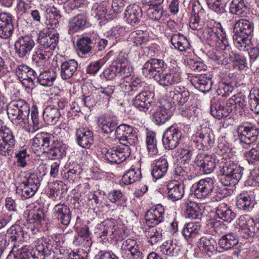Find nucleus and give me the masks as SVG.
<instances>
[{"mask_svg": "<svg viewBox=\"0 0 259 259\" xmlns=\"http://www.w3.org/2000/svg\"><path fill=\"white\" fill-rule=\"evenodd\" d=\"M94 43L91 37L83 36L77 41L78 54L79 56L89 54L92 50Z\"/></svg>", "mask_w": 259, "mask_h": 259, "instance_id": "a18cd8bd", "label": "nucleus"}, {"mask_svg": "<svg viewBox=\"0 0 259 259\" xmlns=\"http://www.w3.org/2000/svg\"><path fill=\"white\" fill-rule=\"evenodd\" d=\"M201 225L200 222H192L185 224L182 234L185 239L189 243H192L200 236Z\"/></svg>", "mask_w": 259, "mask_h": 259, "instance_id": "4be33fe9", "label": "nucleus"}, {"mask_svg": "<svg viewBox=\"0 0 259 259\" xmlns=\"http://www.w3.org/2000/svg\"><path fill=\"white\" fill-rule=\"evenodd\" d=\"M98 125L103 133L109 134L115 131L117 122L109 117L101 116L98 119Z\"/></svg>", "mask_w": 259, "mask_h": 259, "instance_id": "79ce46f5", "label": "nucleus"}, {"mask_svg": "<svg viewBox=\"0 0 259 259\" xmlns=\"http://www.w3.org/2000/svg\"><path fill=\"white\" fill-rule=\"evenodd\" d=\"M165 68V63L162 60L152 58L144 64L142 71L144 76L153 78L163 87H168L181 81L182 72L177 64H174L169 67L167 72L162 73Z\"/></svg>", "mask_w": 259, "mask_h": 259, "instance_id": "f257e3e1", "label": "nucleus"}, {"mask_svg": "<svg viewBox=\"0 0 259 259\" xmlns=\"http://www.w3.org/2000/svg\"><path fill=\"white\" fill-rule=\"evenodd\" d=\"M15 49L19 57H23L30 52L32 49L31 34L25 35L19 38L15 44Z\"/></svg>", "mask_w": 259, "mask_h": 259, "instance_id": "cd10ccee", "label": "nucleus"}, {"mask_svg": "<svg viewBox=\"0 0 259 259\" xmlns=\"http://www.w3.org/2000/svg\"><path fill=\"white\" fill-rule=\"evenodd\" d=\"M141 178L140 169L132 167L123 175L122 182L125 185H129L138 181Z\"/></svg>", "mask_w": 259, "mask_h": 259, "instance_id": "603ef678", "label": "nucleus"}, {"mask_svg": "<svg viewBox=\"0 0 259 259\" xmlns=\"http://www.w3.org/2000/svg\"><path fill=\"white\" fill-rule=\"evenodd\" d=\"M231 112L232 108L227 105V102L225 106L224 103L218 98H213L211 101L210 113L215 118L221 119L227 117Z\"/></svg>", "mask_w": 259, "mask_h": 259, "instance_id": "5701e85b", "label": "nucleus"}, {"mask_svg": "<svg viewBox=\"0 0 259 259\" xmlns=\"http://www.w3.org/2000/svg\"><path fill=\"white\" fill-rule=\"evenodd\" d=\"M14 29L12 15L8 13L0 14V37L8 38L11 36Z\"/></svg>", "mask_w": 259, "mask_h": 259, "instance_id": "bb28decb", "label": "nucleus"}, {"mask_svg": "<svg viewBox=\"0 0 259 259\" xmlns=\"http://www.w3.org/2000/svg\"><path fill=\"white\" fill-rule=\"evenodd\" d=\"M50 136L46 133L37 134L33 138V153L40 157L45 152L52 159H59L65 155L64 148L59 143H54L49 148Z\"/></svg>", "mask_w": 259, "mask_h": 259, "instance_id": "7ed1b4c3", "label": "nucleus"}, {"mask_svg": "<svg viewBox=\"0 0 259 259\" xmlns=\"http://www.w3.org/2000/svg\"><path fill=\"white\" fill-rule=\"evenodd\" d=\"M32 0H21L17 5L18 9L23 12V16L31 21L32 17Z\"/></svg>", "mask_w": 259, "mask_h": 259, "instance_id": "6e6d98bb", "label": "nucleus"}, {"mask_svg": "<svg viewBox=\"0 0 259 259\" xmlns=\"http://www.w3.org/2000/svg\"><path fill=\"white\" fill-rule=\"evenodd\" d=\"M215 212L219 219L229 223L236 217V214L225 203H221L219 204L216 207Z\"/></svg>", "mask_w": 259, "mask_h": 259, "instance_id": "e433bc0d", "label": "nucleus"}, {"mask_svg": "<svg viewBox=\"0 0 259 259\" xmlns=\"http://www.w3.org/2000/svg\"><path fill=\"white\" fill-rule=\"evenodd\" d=\"M170 41L175 49L180 52L186 51L190 47V43L188 38L180 33L172 34Z\"/></svg>", "mask_w": 259, "mask_h": 259, "instance_id": "4c0bfd02", "label": "nucleus"}, {"mask_svg": "<svg viewBox=\"0 0 259 259\" xmlns=\"http://www.w3.org/2000/svg\"><path fill=\"white\" fill-rule=\"evenodd\" d=\"M209 130L204 128L197 132L191 137V142L198 150H205L213 146L214 136L208 132Z\"/></svg>", "mask_w": 259, "mask_h": 259, "instance_id": "9d476101", "label": "nucleus"}, {"mask_svg": "<svg viewBox=\"0 0 259 259\" xmlns=\"http://www.w3.org/2000/svg\"><path fill=\"white\" fill-rule=\"evenodd\" d=\"M161 252L169 256H176L179 254L180 247L172 241L164 242L160 247Z\"/></svg>", "mask_w": 259, "mask_h": 259, "instance_id": "864d4df0", "label": "nucleus"}, {"mask_svg": "<svg viewBox=\"0 0 259 259\" xmlns=\"http://www.w3.org/2000/svg\"><path fill=\"white\" fill-rule=\"evenodd\" d=\"M54 216L64 226H68L70 223L71 212L66 205L62 204L56 205L54 208Z\"/></svg>", "mask_w": 259, "mask_h": 259, "instance_id": "2f4dec72", "label": "nucleus"}, {"mask_svg": "<svg viewBox=\"0 0 259 259\" xmlns=\"http://www.w3.org/2000/svg\"><path fill=\"white\" fill-rule=\"evenodd\" d=\"M148 242L151 245H155L162 240V230L155 226H145L143 229Z\"/></svg>", "mask_w": 259, "mask_h": 259, "instance_id": "72a5a7b5", "label": "nucleus"}, {"mask_svg": "<svg viewBox=\"0 0 259 259\" xmlns=\"http://www.w3.org/2000/svg\"><path fill=\"white\" fill-rule=\"evenodd\" d=\"M37 81L39 84L44 87L53 85L56 79V75L53 70H44L38 73Z\"/></svg>", "mask_w": 259, "mask_h": 259, "instance_id": "c03bdc74", "label": "nucleus"}, {"mask_svg": "<svg viewBox=\"0 0 259 259\" xmlns=\"http://www.w3.org/2000/svg\"><path fill=\"white\" fill-rule=\"evenodd\" d=\"M203 34L204 38L210 46H215L221 50H226L229 46L226 32L220 24L205 28Z\"/></svg>", "mask_w": 259, "mask_h": 259, "instance_id": "0eeeda50", "label": "nucleus"}, {"mask_svg": "<svg viewBox=\"0 0 259 259\" xmlns=\"http://www.w3.org/2000/svg\"><path fill=\"white\" fill-rule=\"evenodd\" d=\"M148 38V33L146 31L138 30L131 32L127 40L133 46L141 47L147 42Z\"/></svg>", "mask_w": 259, "mask_h": 259, "instance_id": "c9c22d12", "label": "nucleus"}, {"mask_svg": "<svg viewBox=\"0 0 259 259\" xmlns=\"http://www.w3.org/2000/svg\"><path fill=\"white\" fill-rule=\"evenodd\" d=\"M45 245L42 240H38L35 242V247L33 248V259H45Z\"/></svg>", "mask_w": 259, "mask_h": 259, "instance_id": "338daca9", "label": "nucleus"}, {"mask_svg": "<svg viewBox=\"0 0 259 259\" xmlns=\"http://www.w3.org/2000/svg\"><path fill=\"white\" fill-rule=\"evenodd\" d=\"M168 167L167 160L164 158L161 157L156 161L151 172L155 181L162 178L165 175Z\"/></svg>", "mask_w": 259, "mask_h": 259, "instance_id": "a19ab883", "label": "nucleus"}, {"mask_svg": "<svg viewBox=\"0 0 259 259\" xmlns=\"http://www.w3.org/2000/svg\"><path fill=\"white\" fill-rule=\"evenodd\" d=\"M189 27L193 30H200L203 26V23L200 21L199 13L197 15H191L189 18Z\"/></svg>", "mask_w": 259, "mask_h": 259, "instance_id": "774afa93", "label": "nucleus"}, {"mask_svg": "<svg viewBox=\"0 0 259 259\" xmlns=\"http://www.w3.org/2000/svg\"><path fill=\"white\" fill-rule=\"evenodd\" d=\"M244 156L249 164H254L259 161V143L249 151L244 153Z\"/></svg>", "mask_w": 259, "mask_h": 259, "instance_id": "e2e57ef3", "label": "nucleus"}, {"mask_svg": "<svg viewBox=\"0 0 259 259\" xmlns=\"http://www.w3.org/2000/svg\"><path fill=\"white\" fill-rule=\"evenodd\" d=\"M225 51V50H224L222 51L210 53L209 56L211 59L214 60L219 64L227 65L231 63V51L227 52Z\"/></svg>", "mask_w": 259, "mask_h": 259, "instance_id": "09e8293b", "label": "nucleus"}, {"mask_svg": "<svg viewBox=\"0 0 259 259\" xmlns=\"http://www.w3.org/2000/svg\"><path fill=\"white\" fill-rule=\"evenodd\" d=\"M236 206L240 210L249 211L253 206V197L250 192L243 191L236 198Z\"/></svg>", "mask_w": 259, "mask_h": 259, "instance_id": "7c9ffc66", "label": "nucleus"}, {"mask_svg": "<svg viewBox=\"0 0 259 259\" xmlns=\"http://www.w3.org/2000/svg\"><path fill=\"white\" fill-rule=\"evenodd\" d=\"M78 63L74 59L65 61L60 66V76L64 80L70 78L74 74L78 68Z\"/></svg>", "mask_w": 259, "mask_h": 259, "instance_id": "473e14b6", "label": "nucleus"}, {"mask_svg": "<svg viewBox=\"0 0 259 259\" xmlns=\"http://www.w3.org/2000/svg\"><path fill=\"white\" fill-rule=\"evenodd\" d=\"M231 62L235 63L236 66H238L239 69H243L247 66V61L245 57L235 52L231 51Z\"/></svg>", "mask_w": 259, "mask_h": 259, "instance_id": "0e129e2a", "label": "nucleus"}, {"mask_svg": "<svg viewBox=\"0 0 259 259\" xmlns=\"http://www.w3.org/2000/svg\"><path fill=\"white\" fill-rule=\"evenodd\" d=\"M119 87L125 95H136L133 104L139 110L145 112L150 109L152 103V94L146 91L147 84L145 81L136 77L131 82L123 81Z\"/></svg>", "mask_w": 259, "mask_h": 259, "instance_id": "f03ea898", "label": "nucleus"}, {"mask_svg": "<svg viewBox=\"0 0 259 259\" xmlns=\"http://www.w3.org/2000/svg\"><path fill=\"white\" fill-rule=\"evenodd\" d=\"M170 117L167 110L163 107H159L152 114V120L157 125L165 123Z\"/></svg>", "mask_w": 259, "mask_h": 259, "instance_id": "8fccbe9b", "label": "nucleus"}, {"mask_svg": "<svg viewBox=\"0 0 259 259\" xmlns=\"http://www.w3.org/2000/svg\"><path fill=\"white\" fill-rule=\"evenodd\" d=\"M114 91V87L112 85H108L105 88L101 87L97 90L95 93L97 97V103L99 104L108 103Z\"/></svg>", "mask_w": 259, "mask_h": 259, "instance_id": "37998d69", "label": "nucleus"}, {"mask_svg": "<svg viewBox=\"0 0 259 259\" xmlns=\"http://www.w3.org/2000/svg\"><path fill=\"white\" fill-rule=\"evenodd\" d=\"M199 249L209 256L213 254L217 250V242L212 237H202L197 241Z\"/></svg>", "mask_w": 259, "mask_h": 259, "instance_id": "f704fd0d", "label": "nucleus"}, {"mask_svg": "<svg viewBox=\"0 0 259 259\" xmlns=\"http://www.w3.org/2000/svg\"><path fill=\"white\" fill-rule=\"evenodd\" d=\"M237 132L240 142L249 145L256 141L258 130L250 123H243L238 126Z\"/></svg>", "mask_w": 259, "mask_h": 259, "instance_id": "f8f14e48", "label": "nucleus"}, {"mask_svg": "<svg viewBox=\"0 0 259 259\" xmlns=\"http://www.w3.org/2000/svg\"><path fill=\"white\" fill-rule=\"evenodd\" d=\"M77 144L83 148H89L94 143L93 133L88 128L80 127L75 133Z\"/></svg>", "mask_w": 259, "mask_h": 259, "instance_id": "a878e982", "label": "nucleus"}, {"mask_svg": "<svg viewBox=\"0 0 259 259\" xmlns=\"http://www.w3.org/2000/svg\"><path fill=\"white\" fill-rule=\"evenodd\" d=\"M191 81L196 89L203 93L209 91L213 83L212 75L210 73L196 74Z\"/></svg>", "mask_w": 259, "mask_h": 259, "instance_id": "412c9836", "label": "nucleus"}, {"mask_svg": "<svg viewBox=\"0 0 259 259\" xmlns=\"http://www.w3.org/2000/svg\"><path fill=\"white\" fill-rule=\"evenodd\" d=\"M167 97L169 101L176 107H181L187 106V103L190 97L188 90L184 87L176 86L174 91L169 92Z\"/></svg>", "mask_w": 259, "mask_h": 259, "instance_id": "a211bd4d", "label": "nucleus"}, {"mask_svg": "<svg viewBox=\"0 0 259 259\" xmlns=\"http://www.w3.org/2000/svg\"><path fill=\"white\" fill-rule=\"evenodd\" d=\"M250 109L255 113L259 114V90L252 89L249 96Z\"/></svg>", "mask_w": 259, "mask_h": 259, "instance_id": "680f3d73", "label": "nucleus"}, {"mask_svg": "<svg viewBox=\"0 0 259 259\" xmlns=\"http://www.w3.org/2000/svg\"><path fill=\"white\" fill-rule=\"evenodd\" d=\"M184 185L177 180H172L167 184V195L168 198L172 201L182 199L185 193Z\"/></svg>", "mask_w": 259, "mask_h": 259, "instance_id": "b1692460", "label": "nucleus"}, {"mask_svg": "<svg viewBox=\"0 0 259 259\" xmlns=\"http://www.w3.org/2000/svg\"><path fill=\"white\" fill-rule=\"evenodd\" d=\"M253 29V23L248 20L241 19L237 21L234 25L233 31L235 47L241 51L248 50Z\"/></svg>", "mask_w": 259, "mask_h": 259, "instance_id": "39448f33", "label": "nucleus"}, {"mask_svg": "<svg viewBox=\"0 0 259 259\" xmlns=\"http://www.w3.org/2000/svg\"><path fill=\"white\" fill-rule=\"evenodd\" d=\"M15 144V139L11 130L1 124L0 126V154L11 155Z\"/></svg>", "mask_w": 259, "mask_h": 259, "instance_id": "1a4fd4ad", "label": "nucleus"}, {"mask_svg": "<svg viewBox=\"0 0 259 259\" xmlns=\"http://www.w3.org/2000/svg\"><path fill=\"white\" fill-rule=\"evenodd\" d=\"M164 207L160 204L151 208L145 215V226H155L162 223L164 220Z\"/></svg>", "mask_w": 259, "mask_h": 259, "instance_id": "aec40b11", "label": "nucleus"}, {"mask_svg": "<svg viewBox=\"0 0 259 259\" xmlns=\"http://www.w3.org/2000/svg\"><path fill=\"white\" fill-rule=\"evenodd\" d=\"M206 225L211 231L219 235L225 233L227 229V226L223 222L214 219L207 220Z\"/></svg>", "mask_w": 259, "mask_h": 259, "instance_id": "bf43d9fd", "label": "nucleus"}, {"mask_svg": "<svg viewBox=\"0 0 259 259\" xmlns=\"http://www.w3.org/2000/svg\"><path fill=\"white\" fill-rule=\"evenodd\" d=\"M116 71L117 72L118 78L123 79L128 77L131 75L133 72V67L126 58H121L120 57H119L117 59Z\"/></svg>", "mask_w": 259, "mask_h": 259, "instance_id": "58836bf2", "label": "nucleus"}, {"mask_svg": "<svg viewBox=\"0 0 259 259\" xmlns=\"http://www.w3.org/2000/svg\"><path fill=\"white\" fill-rule=\"evenodd\" d=\"M214 188V182L210 178L201 179L193 185L191 191L195 196L200 199H205L211 195Z\"/></svg>", "mask_w": 259, "mask_h": 259, "instance_id": "4468645a", "label": "nucleus"}, {"mask_svg": "<svg viewBox=\"0 0 259 259\" xmlns=\"http://www.w3.org/2000/svg\"><path fill=\"white\" fill-rule=\"evenodd\" d=\"M89 26L90 23L88 21L86 16L78 14L69 20L68 32L70 35H72Z\"/></svg>", "mask_w": 259, "mask_h": 259, "instance_id": "393cba45", "label": "nucleus"}, {"mask_svg": "<svg viewBox=\"0 0 259 259\" xmlns=\"http://www.w3.org/2000/svg\"><path fill=\"white\" fill-rule=\"evenodd\" d=\"M114 135L119 139L121 144L126 143V145L133 146L138 141L136 129L128 124H121L117 126Z\"/></svg>", "mask_w": 259, "mask_h": 259, "instance_id": "9b49d317", "label": "nucleus"}, {"mask_svg": "<svg viewBox=\"0 0 259 259\" xmlns=\"http://www.w3.org/2000/svg\"><path fill=\"white\" fill-rule=\"evenodd\" d=\"M146 145L148 155L153 157L158 154V149L157 147V140L155 134L152 132H149L146 135Z\"/></svg>", "mask_w": 259, "mask_h": 259, "instance_id": "3c124183", "label": "nucleus"}, {"mask_svg": "<svg viewBox=\"0 0 259 259\" xmlns=\"http://www.w3.org/2000/svg\"><path fill=\"white\" fill-rule=\"evenodd\" d=\"M100 237H105L104 239L108 240H118L121 237L122 231L111 220L104 221L99 227Z\"/></svg>", "mask_w": 259, "mask_h": 259, "instance_id": "dca6fc26", "label": "nucleus"}, {"mask_svg": "<svg viewBox=\"0 0 259 259\" xmlns=\"http://www.w3.org/2000/svg\"><path fill=\"white\" fill-rule=\"evenodd\" d=\"M142 16L141 8L137 5H129L124 13V19L131 25L138 24Z\"/></svg>", "mask_w": 259, "mask_h": 259, "instance_id": "c85d7f7f", "label": "nucleus"}, {"mask_svg": "<svg viewBox=\"0 0 259 259\" xmlns=\"http://www.w3.org/2000/svg\"><path fill=\"white\" fill-rule=\"evenodd\" d=\"M92 15L98 19L105 18L110 19V15L108 13V10L103 4L95 3L92 9Z\"/></svg>", "mask_w": 259, "mask_h": 259, "instance_id": "052dcab7", "label": "nucleus"}, {"mask_svg": "<svg viewBox=\"0 0 259 259\" xmlns=\"http://www.w3.org/2000/svg\"><path fill=\"white\" fill-rule=\"evenodd\" d=\"M246 10L244 0H232L230 4L229 12L232 14L244 17L247 14Z\"/></svg>", "mask_w": 259, "mask_h": 259, "instance_id": "de8ad7c7", "label": "nucleus"}, {"mask_svg": "<svg viewBox=\"0 0 259 259\" xmlns=\"http://www.w3.org/2000/svg\"><path fill=\"white\" fill-rule=\"evenodd\" d=\"M236 223L239 226L238 228V235L245 239L250 237H253L256 235V231L253 230L250 227L259 223V218L255 219L247 215H242L237 220Z\"/></svg>", "mask_w": 259, "mask_h": 259, "instance_id": "ddd939ff", "label": "nucleus"}, {"mask_svg": "<svg viewBox=\"0 0 259 259\" xmlns=\"http://www.w3.org/2000/svg\"><path fill=\"white\" fill-rule=\"evenodd\" d=\"M102 153L104 154V158L110 163H120L125 161L131 154V149L126 143H122L115 147L102 149Z\"/></svg>", "mask_w": 259, "mask_h": 259, "instance_id": "6e6552de", "label": "nucleus"}, {"mask_svg": "<svg viewBox=\"0 0 259 259\" xmlns=\"http://www.w3.org/2000/svg\"><path fill=\"white\" fill-rule=\"evenodd\" d=\"M192 149V146L189 144H184L178 149L177 156L185 163H189L191 159Z\"/></svg>", "mask_w": 259, "mask_h": 259, "instance_id": "5fc2aeb1", "label": "nucleus"}, {"mask_svg": "<svg viewBox=\"0 0 259 259\" xmlns=\"http://www.w3.org/2000/svg\"><path fill=\"white\" fill-rule=\"evenodd\" d=\"M61 111L54 105L47 106L43 111L44 120L49 124H55L61 116Z\"/></svg>", "mask_w": 259, "mask_h": 259, "instance_id": "ea45409f", "label": "nucleus"}, {"mask_svg": "<svg viewBox=\"0 0 259 259\" xmlns=\"http://www.w3.org/2000/svg\"><path fill=\"white\" fill-rule=\"evenodd\" d=\"M182 137L181 130L172 125L164 132L162 143L164 147L167 150L174 149L179 144Z\"/></svg>", "mask_w": 259, "mask_h": 259, "instance_id": "2eb2a0df", "label": "nucleus"}, {"mask_svg": "<svg viewBox=\"0 0 259 259\" xmlns=\"http://www.w3.org/2000/svg\"><path fill=\"white\" fill-rule=\"evenodd\" d=\"M233 90L234 87L231 83L226 82H221L219 84L217 93L222 97H226L229 96Z\"/></svg>", "mask_w": 259, "mask_h": 259, "instance_id": "69168bd1", "label": "nucleus"}, {"mask_svg": "<svg viewBox=\"0 0 259 259\" xmlns=\"http://www.w3.org/2000/svg\"><path fill=\"white\" fill-rule=\"evenodd\" d=\"M186 215L187 218L192 219L199 218L201 215L200 210L198 204L193 201H189L185 203Z\"/></svg>", "mask_w": 259, "mask_h": 259, "instance_id": "13d9d810", "label": "nucleus"}, {"mask_svg": "<svg viewBox=\"0 0 259 259\" xmlns=\"http://www.w3.org/2000/svg\"><path fill=\"white\" fill-rule=\"evenodd\" d=\"M220 182L224 186H235L241 179L244 168L227 157L218 160Z\"/></svg>", "mask_w": 259, "mask_h": 259, "instance_id": "20e7f679", "label": "nucleus"}, {"mask_svg": "<svg viewBox=\"0 0 259 259\" xmlns=\"http://www.w3.org/2000/svg\"><path fill=\"white\" fill-rule=\"evenodd\" d=\"M121 254L124 259H142L143 257L137 241L131 238L123 241Z\"/></svg>", "mask_w": 259, "mask_h": 259, "instance_id": "f3484780", "label": "nucleus"}, {"mask_svg": "<svg viewBox=\"0 0 259 259\" xmlns=\"http://www.w3.org/2000/svg\"><path fill=\"white\" fill-rule=\"evenodd\" d=\"M46 61V55L41 51L35 52L33 54V61H35V70H33V76H37L38 73L42 72L45 66Z\"/></svg>", "mask_w": 259, "mask_h": 259, "instance_id": "4d7b16f0", "label": "nucleus"}, {"mask_svg": "<svg viewBox=\"0 0 259 259\" xmlns=\"http://www.w3.org/2000/svg\"><path fill=\"white\" fill-rule=\"evenodd\" d=\"M246 105V97L242 93H239L232 96L227 101V105L232 108V111H238L240 115H242L243 109Z\"/></svg>", "mask_w": 259, "mask_h": 259, "instance_id": "c756f323", "label": "nucleus"}, {"mask_svg": "<svg viewBox=\"0 0 259 259\" xmlns=\"http://www.w3.org/2000/svg\"><path fill=\"white\" fill-rule=\"evenodd\" d=\"M237 236L234 233H231L223 235L219 240V244L222 248L229 250L238 243Z\"/></svg>", "mask_w": 259, "mask_h": 259, "instance_id": "49530a36", "label": "nucleus"}, {"mask_svg": "<svg viewBox=\"0 0 259 259\" xmlns=\"http://www.w3.org/2000/svg\"><path fill=\"white\" fill-rule=\"evenodd\" d=\"M7 114L9 118L14 123L17 120L22 119L25 124H27L26 130L30 132L31 127L27 117L29 115L30 108L28 104L22 100H15L10 102L7 107Z\"/></svg>", "mask_w": 259, "mask_h": 259, "instance_id": "423d86ee", "label": "nucleus"}, {"mask_svg": "<svg viewBox=\"0 0 259 259\" xmlns=\"http://www.w3.org/2000/svg\"><path fill=\"white\" fill-rule=\"evenodd\" d=\"M217 157L211 155H198L195 163L199 170L203 174L211 173L216 167Z\"/></svg>", "mask_w": 259, "mask_h": 259, "instance_id": "6ab92c4d", "label": "nucleus"}]
</instances>
